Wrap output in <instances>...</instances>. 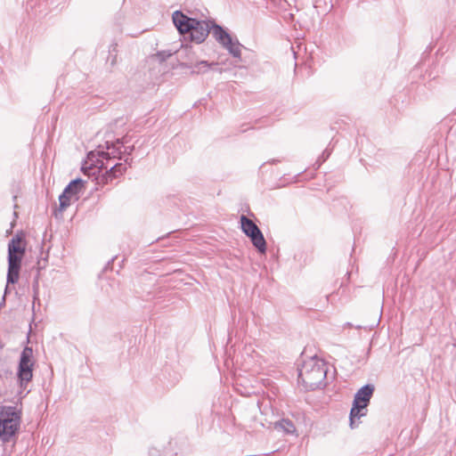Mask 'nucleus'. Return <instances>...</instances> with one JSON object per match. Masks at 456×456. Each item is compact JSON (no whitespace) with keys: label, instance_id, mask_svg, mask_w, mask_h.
<instances>
[{"label":"nucleus","instance_id":"nucleus-1","mask_svg":"<svg viewBox=\"0 0 456 456\" xmlns=\"http://www.w3.org/2000/svg\"><path fill=\"white\" fill-rule=\"evenodd\" d=\"M35 359L31 346L21 351L17 366L16 379L19 387L15 405H0V442L15 444L22 418V399L30 392L28 384L33 379Z\"/></svg>","mask_w":456,"mask_h":456},{"label":"nucleus","instance_id":"nucleus-2","mask_svg":"<svg viewBox=\"0 0 456 456\" xmlns=\"http://www.w3.org/2000/svg\"><path fill=\"white\" fill-rule=\"evenodd\" d=\"M132 142V135L126 134L122 137H115L112 133H106L104 144H100L94 151L87 153L86 159L83 162L81 171L94 166V159L96 157L109 159H122L121 146L128 145Z\"/></svg>","mask_w":456,"mask_h":456},{"label":"nucleus","instance_id":"nucleus-3","mask_svg":"<svg viewBox=\"0 0 456 456\" xmlns=\"http://www.w3.org/2000/svg\"><path fill=\"white\" fill-rule=\"evenodd\" d=\"M188 14L181 10L175 11L172 15V22L175 28H226L219 25L215 19L208 17L207 8L186 10Z\"/></svg>","mask_w":456,"mask_h":456},{"label":"nucleus","instance_id":"nucleus-4","mask_svg":"<svg viewBox=\"0 0 456 456\" xmlns=\"http://www.w3.org/2000/svg\"><path fill=\"white\" fill-rule=\"evenodd\" d=\"M26 253L25 234L18 232L8 242L7 248V284H15L20 278L22 259Z\"/></svg>","mask_w":456,"mask_h":456},{"label":"nucleus","instance_id":"nucleus-5","mask_svg":"<svg viewBox=\"0 0 456 456\" xmlns=\"http://www.w3.org/2000/svg\"><path fill=\"white\" fill-rule=\"evenodd\" d=\"M326 374L327 366L324 361L313 357L303 363L299 378L306 388L315 389L324 385Z\"/></svg>","mask_w":456,"mask_h":456},{"label":"nucleus","instance_id":"nucleus-6","mask_svg":"<svg viewBox=\"0 0 456 456\" xmlns=\"http://www.w3.org/2000/svg\"><path fill=\"white\" fill-rule=\"evenodd\" d=\"M110 159L107 160L104 158L96 157L94 159V166L91 168H86V172H83L85 175H90L89 171L94 168H97L98 172L105 169V173L96 177L98 184H108L112 183V181L118 178L119 175H122L126 170V164L122 163H115L109 168V162Z\"/></svg>","mask_w":456,"mask_h":456},{"label":"nucleus","instance_id":"nucleus-7","mask_svg":"<svg viewBox=\"0 0 456 456\" xmlns=\"http://www.w3.org/2000/svg\"><path fill=\"white\" fill-rule=\"evenodd\" d=\"M213 31L216 38L228 49V30H177L181 47H187V41L201 44L206 40L209 33Z\"/></svg>","mask_w":456,"mask_h":456},{"label":"nucleus","instance_id":"nucleus-8","mask_svg":"<svg viewBox=\"0 0 456 456\" xmlns=\"http://www.w3.org/2000/svg\"><path fill=\"white\" fill-rule=\"evenodd\" d=\"M373 393V387L365 386L355 395L354 406L350 412V426L355 428L356 420L366 414L365 410Z\"/></svg>","mask_w":456,"mask_h":456},{"label":"nucleus","instance_id":"nucleus-9","mask_svg":"<svg viewBox=\"0 0 456 456\" xmlns=\"http://www.w3.org/2000/svg\"><path fill=\"white\" fill-rule=\"evenodd\" d=\"M86 181L77 177L71 180L64 188L63 191L59 196V211H64L70 206L71 201L78 200L79 194L85 189Z\"/></svg>","mask_w":456,"mask_h":456},{"label":"nucleus","instance_id":"nucleus-10","mask_svg":"<svg viewBox=\"0 0 456 456\" xmlns=\"http://www.w3.org/2000/svg\"><path fill=\"white\" fill-rule=\"evenodd\" d=\"M176 50H162L147 58L150 72L155 77L164 75L167 72V67L165 64L166 61L171 57Z\"/></svg>","mask_w":456,"mask_h":456},{"label":"nucleus","instance_id":"nucleus-11","mask_svg":"<svg viewBox=\"0 0 456 456\" xmlns=\"http://www.w3.org/2000/svg\"><path fill=\"white\" fill-rule=\"evenodd\" d=\"M241 228L243 232L250 238L253 245L261 252L265 253L266 249L265 240L258 227L245 216L241 217Z\"/></svg>","mask_w":456,"mask_h":456},{"label":"nucleus","instance_id":"nucleus-12","mask_svg":"<svg viewBox=\"0 0 456 456\" xmlns=\"http://www.w3.org/2000/svg\"><path fill=\"white\" fill-rule=\"evenodd\" d=\"M227 399L223 393L212 404V413L216 416V424L223 432H225L227 425Z\"/></svg>","mask_w":456,"mask_h":456},{"label":"nucleus","instance_id":"nucleus-13","mask_svg":"<svg viewBox=\"0 0 456 456\" xmlns=\"http://www.w3.org/2000/svg\"><path fill=\"white\" fill-rule=\"evenodd\" d=\"M209 69L214 72H217L219 74L225 71V69L219 63H216V62L209 63L207 61H201L197 62L194 65V68L191 72L199 74V73H204Z\"/></svg>","mask_w":456,"mask_h":456},{"label":"nucleus","instance_id":"nucleus-14","mask_svg":"<svg viewBox=\"0 0 456 456\" xmlns=\"http://www.w3.org/2000/svg\"><path fill=\"white\" fill-rule=\"evenodd\" d=\"M45 0H26V11L29 13L32 12L33 15L37 16L42 13V5L44 4Z\"/></svg>","mask_w":456,"mask_h":456},{"label":"nucleus","instance_id":"nucleus-15","mask_svg":"<svg viewBox=\"0 0 456 456\" xmlns=\"http://www.w3.org/2000/svg\"><path fill=\"white\" fill-rule=\"evenodd\" d=\"M278 430L284 431L285 433L293 434L296 431L295 426L289 420H281L275 424Z\"/></svg>","mask_w":456,"mask_h":456},{"label":"nucleus","instance_id":"nucleus-16","mask_svg":"<svg viewBox=\"0 0 456 456\" xmlns=\"http://www.w3.org/2000/svg\"><path fill=\"white\" fill-rule=\"evenodd\" d=\"M117 43H112L109 47V56L107 62H110V66L113 67L117 62Z\"/></svg>","mask_w":456,"mask_h":456},{"label":"nucleus","instance_id":"nucleus-17","mask_svg":"<svg viewBox=\"0 0 456 456\" xmlns=\"http://www.w3.org/2000/svg\"><path fill=\"white\" fill-rule=\"evenodd\" d=\"M32 290H33V305L32 309L35 308L36 301H39V283L38 279L36 278L32 283Z\"/></svg>","mask_w":456,"mask_h":456},{"label":"nucleus","instance_id":"nucleus-18","mask_svg":"<svg viewBox=\"0 0 456 456\" xmlns=\"http://www.w3.org/2000/svg\"><path fill=\"white\" fill-rule=\"evenodd\" d=\"M121 148H124V151H122V155L125 154L126 156H130V155H132V153L134 151V144L121 146ZM124 160H125L126 164H128L129 166L131 165L132 159H129L128 157H126Z\"/></svg>","mask_w":456,"mask_h":456},{"label":"nucleus","instance_id":"nucleus-19","mask_svg":"<svg viewBox=\"0 0 456 456\" xmlns=\"http://www.w3.org/2000/svg\"><path fill=\"white\" fill-rule=\"evenodd\" d=\"M124 19H125V15L123 13V12H117L114 17L115 25L121 26L123 24Z\"/></svg>","mask_w":456,"mask_h":456},{"label":"nucleus","instance_id":"nucleus-20","mask_svg":"<svg viewBox=\"0 0 456 456\" xmlns=\"http://www.w3.org/2000/svg\"><path fill=\"white\" fill-rule=\"evenodd\" d=\"M230 53H232L234 56L239 57L240 53V45H235L230 42Z\"/></svg>","mask_w":456,"mask_h":456},{"label":"nucleus","instance_id":"nucleus-21","mask_svg":"<svg viewBox=\"0 0 456 456\" xmlns=\"http://www.w3.org/2000/svg\"><path fill=\"white\" fill-rule=\"evenodd\" d=\"M47 261H48L47 260V256L42 257V258L37 260V269H38V271H40L42 269H45L46 267Z\"/></svg>","mask_w":456,"mask_h":456},{"label":"nucleus","instance_id":"nucleus-22","mask_svg":"<svg viewBox=\"0 0 456 456\" xmlns=\"http://www.w3.org/2000/svg\"><path fill=\"white\" fill-rule=\"evenodd\" d=\"M149 456H167V452H164L162 454L157 448H151L149 451Z\"/></svg>","mask_w":456,"mask_h":456},{"label":"nucleus","instance_id":"nucleus-23","mask_svg":"<svg viewBox=\"0 0 456 456\" xmlns=\"http://www.w3.org/2000/svg\"><path fill=\"white\" fill-rule=\"evenodd\" d=\"M116 257L117 256H113L110 260H109L107 262V264L105 265L104 269H103L104 271L112 269V265H113L114 260L116 259Z\"/></svg>","mask_w":456,"mask_h":456},{"label":"nucleus","instance_id":"nucleus-24","mask_svg":"<svg viewBox=\"0 0 456 456\" xmlns=\"http://www.w3.org/2000/svg\"><path fill=\"white\" fill-rule=\"evenodd\" d=\"M8 289H9V284L6 283V286L4 289V294L1 303H0V308L5 305V295L8 293Z\"/></svg>","mask_w":456,"mask_h":456},{"label":"nucleus","instance_id":"nucleus-25","mask_svg":"<svg viewBox=\"0 0 456 456\" xmlns=\"http://www.w3.org/2000/svg\"><path fill=\"white\" fill-rule=\"evenodd\" d=\"M227 345H228V341L225 344L224 354V367H226L228 365V356H227V351H226Z\"/></svg>","mask_w":456,"mask_h":456},{"label":"nucleus","instance_id":"nucleus-26","mask_svg":"<svg viewBox=\"0 0 456 456\" xmlns=\"http://www.w3.org/2000/svg\"><path fill=\"white\" fill-rule=\"evenodd\" d=\"M217 369H218L219 373H220V375H221V382H223V379H227V376H226V374H225L224 370V371H222V370H221V369H220L219 365H217Z\"/></svg>","mask_w":456,"mask_h":456},{"label":"nucleus","instance_id":"nucleus-27","mask_svg":"<svg viewBox=\"0 0 456 456\" xmlns=\"http://www.w3.org/2000/svg\"><path fill=\"white\" fill-rule=\"evenodd\" d=\"M146 30L145 29H142L140 33L138 34H133L131 35L132 37H137L138 35H140L142 32H145Z\"/></svg>","mask_w":456,"mask_h":456},{"label":"nucleus","instance_id":"nucleus-28","mask_svg":"<svg viewBox=\"0 0 456 456\" xmlns=\"http://www.w3.org/2000/svg\"><path fill=\"white\" fill-rule=\"evenodd\" d=\"M29 334H30V330L28 331V333L27 335V343H29Z\"/></svg>","mask_w":456,"mask_h":456}]
</instances>
